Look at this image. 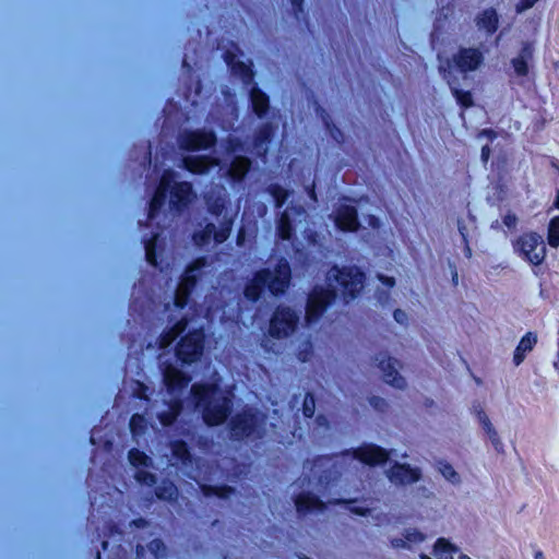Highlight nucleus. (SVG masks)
<instances>
[{"instance_id": "nucleus-37", "label": "nucleus", "mask_w": 559, "mask_h": 559, "mask_svg": "<svg viewBox=\"0 0 559 559\" xmlns=\"http://www.w3.org/2000/svg\"><path fill=\"white\" fill-rule=\"evenodd\" d=\"M166 197L167 194L164 192L155 190L148 202L146 221H153L159 214L163 205L165 204Z\"/></svg>"}, {"instance_id": "nucleus-61", "label": "nucleus", "mask_w": 559, "mask_h": 559, "mask_svg": "<svg viewBox=\"0 0 559 559\" xmlns=\"http://www.w3.org/2000/svg\"><path fill=\"white\" fill-rule=\"evenodd\" d=\"M223 59L228 69L238 61L236 53L231 50H225L223 52Z\"/></svg>"}, {"instance_id": "nucleus-9", "label": "nucleus", "mask_w": 559, "mask_h": 559, "mask_svg": "<svg viewBox=\"0 0 559 559\" xmlns=\"http://www.w3.org/2000/svg\"><path fill=\"white\" fill-rule=\"evenodd\" d=\"M451 62L462 73L473 72L483 64L484 55L478 48L460 47L452 56V59L447 60V64L439 66L438 69L443 79H448L451 75Z\"/></svg>"}, {"instance_id": "nucleus-21", "label": "nucleus", "mask_w": 559, "mask_h": 559, "mask_svg": "<svg viewBox=\"0 0 559 559\" xmlns=\"http://www.w3.org/2000/svg\"><path fill=\"white\" fill-rule=\"evenodd\" d=\"M251 168V160L243 155H236L231 158L228 169L227 178L233 185H240L245 181Z\"/></svg>"}, {"instance_id": "nucleus-3", "label": "nucleus", "mask_w": 559, "mask_h": 559, "mask_svg": "<svg viewBox=\"0 0 559 559\" xmlns=\"http://www.w3.org/2000/svg\"><path fill=\"white\" fill-rule=\"evenodd\" d=\"M337 289L331 285L314 284L307 294L305 321L317 323L337 299Z\"/></svg>"}, {"instance_id": "nucleus-15", "label": "nucleus", "mask_w": 559, "mask_h": 559, "mask_svg": "<svg viewBox=\"0 0 559 559\" xmlns=\"http://www.w3.org/2000/svg\"><path fill=\"white\" fill-rule=\"evenodd\" d=\"M386 475L390 481L396 485H411L419 481L423 473L419 467L408 463L394 462Z\"/></svg>"}, {"instance_id": "nucleus-8", "label": "nucleus", "mask_w": 559, "mask_h": 559, "mask_svg": "<svg viewBox=\"0 0 559 559\" xmlns=\"http://www.w3.org/2000/svg\"><path fill=\"white\" fill-rule=\"evenodd\" d=\"M299 323L298 313L289 306L277 305L269 320L267 334L274 340L290 336Z\"/></svg>"}, {"instance_id": "nucleus-49", "label": "nucleus", "mask_w": 559, "mask_h": 559, "mask_svg": "<svg viewBox=\"0 0 559 559\" xmlns=\"http://www.w3.org/2000/svg\"><path fill=\"white\" fill-rule=\"evenodd\" d=\"M168 411L179 416L183 409V400L181 395H170L169 401L167 402Z\"/></svg>"}, {"instance_id": "nucleus-50", "label": "nucleus", "mask_w": 559, "mask_h": 559, "mask_svg": "<svg viewBox=\"0 0 559 559\" xmlns=\"http://www.w3.org/2000/svg\"><path fill=\"white\" fill-rule=\"evenodd\" d=\"M105 535L108 538L118 536L119 540H121L124 533L117 523H115L114 521H108L105 524Z\"/></svg>"}, {"instance_id": "nucleus-45", "label": "nucleus", "mask_w": 559, "mask_h": 559, "mask_svg": "<svg viewBox=\"0 0 559 559\" xmlns=\"http://www.w3.org/2000/svg\"><path fill=\"white\" fill-rule=\"evenodd\" d=\"M134 479L139 484L145 485L148 487H152V486L156 485V483H157L156 475L148 471H145V469H136L134 473Z\"/></svg>"}, {"instance_id": "nucleus-59", "label": "nucleus", "mask_w": 559, "mask_h": 559, "mask_svg": "<svg viewBox=\"0 0 559 559\" xmlns=\"http://www.w3.org/2000/svg\"><path fill=\"white\" fill-rule=\"evenodd\" d=\"M393 318L401 325H406L407 324V321H408L407 313L404 310L400 309V308L394 309Z\"/></svg>"}, {"instance_id": "nucleus-47", "label": "nucleus", "mask_w": 559, "mask_h": 559, "mask_svg": "<svg viewBox=\"0 0 559 559\" xmlns=\"http://www.w3.org/2000/svg\"><path fill=\"white\" fill-rule=\"evenodd\" d=\"M368 403L379 414H385L390 408L386 400L378 395H370L368 397Z\"/></svg>"}, {"instance_id": "nucleus-34", "label": "nucleus", "mask_w": 559, "mask_h": 559, "mask_svg": "<svg viewBox=\"0 0 559 559\" xmlns=\"http://www.w3.org/2000/svg\"><path fill=\"white\" fill-rule=\"evenodd\" d=\"M266 192L272 197L275 209L283 207L289 197V191L276 182L270 183Z\"/></svg>"}, {"instance_id": "nucleus-16", "label": "nucleus", "mask_w": 559, "mask_h": 559, "mask_svg": "<svg viewBox=\"0 0 559 559\" xmlns=\"http://www.w3.org/2000/svg\"><path fill=\"white\" fill-rule=\"evenodd\" d=\"M195 198L193 186L189 181L175 182L169 193V205L177 212H183Z\"/></svg>"}, {"instance_id": "nucleus-11", "label": "nucleus", "mask_w": 559, "mask_h": 559, "mask_svg": "<svg viewBox=\"0 0 559 559\" xmlns=\"http://www.w3.org/2000/svg\"><path fill=\"white\" fill-rule=\"evenodd\" d=\"M217 143L216 133L213 130L199 128L183 130L178 135V145L186 152H198L212 148Z\"/></svg>"}, {"instance_id": "nucleus-30", "label": "nucleus", "mask_w": 559, "mask_h": 559, "mask_svg": "<svg viewBox=\"0 0 559 559\" xmlns=\"http://www.w3.org/2000/svg\"><path fill=\"white\" fill-rule=\"evenodd\" d=\"M235 217L233 215H224L219 228L215 227V231L213 233V240L215 243L221 245L224 243L230 236L233 226H234Z\"/></svg>"}, {"instance_id": "nucleus-17", "label": "nucleus", "mask_w": 559, "mask_h": 559, "mask_svg": "<svg viewBox=\"0 0 559 559\" xmlns=\"http://www.w3.org/2000/svg\"><path fill=\"white\" fill-rule=\"evenodd\" d=\"M296 511L299 515H307L313 512H324L326 503L311 491H301L294 497Z\"/></svg>"}, {"instance_id": "nucleus-1", "label": "nucleus", "mask_w": 559, "mask_h": 559, "mask_svg": "<svg viewBox=\"0 0 559 559\" xmlns=\"http://www.w3.org/2000/svg\"><path fill=\"white\" fill-rule=\"evenodd\" d=\"M190 397L207 427L222 426L229 418L227 428L233 441H258L264 437L266 415L254 406L245 405L230 416L233 401L222 392L218 383L195 382L190 388Z\"/></svg>"}, {"instance_id": "nucleus-54", "label": "nucleus", "mask_w": 559, "mask_h": 559, "mask_svg": "<svg viewBox=\"0 0 559 559\" xmlns=\"http://www.w3.org/2000/svg\"><path fill=\"white\" fill-rule=\"evenodd\" d=\"M173 334L174 333L168 329L159 335L158 342H159L160 348L168 347L173 342H175L177 340V338H173Z\"/></svg>"}, {"instance_id": "nucleus-52", "label": "nucleus", "mask_w": 559, "mask_h": 559, "mask_svg": "<svg viewBox=\"0 0 559 559\" xmlns=\"http://www.w3.org/2000/svg\"><path fill=\"white\" fill-rule=\"evenodd\" d=\"M404 536L406 538L407 544L408 543H415V544L421 543L425 540V537H426L425 534L421 533L420 531H418L417 528L406 530Z\"/></svg>"}, {"instance_id": "nucleus-40", "label": "nucleus", "mask_w": 559, "mask_h": 559, "mask_svg": "<svg viewBox=\"0 0 559 559\" xmlns=\"http://www.w3.org/2000/svg\"><path fill=\"white\" fill-rule=\"evenodd\" d=\"M129 463L139 468V467H147L151 464L150 456L142 450L136 448H132L128 452Z\"/></svg>"}, {"instance_id": "nucleus-44", "label": "nucleus", "mask_w": 559, "mask_h": 559, "mask_svg": "<svg viewBox=\"0 0 559 559\" xmlns=\"http://www.w3.org/2000/svg\"><path fill=\"white\" fill-rule=\"evenodd\" d=\"M324 127L330 138L338 145L344 142L343 131L331 120L324 119Z\"/></svg>"}, {"instance_id": "nucleus-5", "label": "nucleus", "mask_w": 559, "mask_h": 559, "mask_svg": "<svg viewBox=\"0 0 559 559\" xmlns=\"http://www.w3.org/2000/svg\"><path fill=\"white\" fill-rule=\"evenodd\" d=\"M513 251L531 265H540L547 255L544 238L537 231H524L512 240Z\"/></svg>"}, {"instance_id": "nucleus-2", "label": "nucleus", "mask_w": 559, "mask_h": 559, "mask_svg": "<svg viewBox=\"0 0 559 559\" xmlns=\"http://www.w3.org/2000/svg\"><path fill=\"white\" fill-rule=\"evenodd\" d=\"M292 266L285 257H280L273 269L261 267L245 284V298L255 304L263 293L267 290L272 296L280 297L286 294L292 284Z\"/></svg>"}, {"instance_id": "nucleus-24", "label": "nucleus", "mask_w": 559, "mask_h": 559, "mask_svg": "<svg viewBox=\"0 0 559 559\" xmlns=\"http://www.w3.org/2000/svg\"><path fill=\"white\" fill-rule=\"evenodd\" d=\"M537 334L535 332H526L516 345L512 361L514 366H520L526 357V354L532 352L537 344Z\"/></svg>"}, {"instance_id": "nucleus-4", "label": "nucleus", "mask_w": 559, "mask_h": 559, "mask_svg": "<svg viewBox=\"0 0 559 559\" xmlns=\"http://www.w3.org/2000/svg\"><path fill=\"white\" fill-rule=\"evenodd\" d=\"M331 272L346 302L355 300L360 295L366 281V274L360 267L333 264Z\"/></svg>"}, {"instance_id": "nucleus-48", "label": "nucleus", "mask_w": 559, "mask_h": 559, "mask_svg": "<svg viewBox=\"0 0 559 559\" xmlns=\"http://www.w3.org/2000/svg\"><path fill=\"white\" fill-rule=\"evenodd\" d=\"M145 427V418L141 414H133L129 421V428L132 435H140Z\"/></svg>"}, {"instance_id": "nucleus-29", "label": "nucleus", "mask_w": 559, "mask_h": 559, "mask_svg": "<svg viewBox=\"0 0 559 559\" xmlns=\"http://www.w3.org/2000/svg\"><path fill=\"white\" fill-rule=\"evenodd\" d=\"M155 497L165 502H175L178 498V488L169 479H163V481L155 487Z\"/></svg>"}, {"instance_id": "nucleus-51", "label": "nucleus", "mask_w": 559, "mask_h": 559, "mask_svg": "<svg viewBox=\"0 0 559 559\" xmlns=\"http://www.w3.org/2000/svg\"><path fill=\"white\" fill-rule=\"evenodd\" d=\"M188 322H189L188 318L182 317L181 319L176 321L173 324V326L169 328V330L174 333L173 338H178L185 332V330L188 325Z\"/></svg>"}, {"instance_id": "nucleus-18", "label": "nucleus", "mask_w": 559, "mask_h": 559, "mask_svg": "<svg viewBox=\"0 0 559 559\" xmlns=\"http://www.w3.org/2000/svg\"><path fill=\"white\" fill-rule=\"evenodd\" d=\"M397 360L388 354H384L378 361V368L381 370L383 380L389 385L404 390L406 388V380L402 377L396 369Z\"/></svg>"}, {"instance_id": "nucleus-42", "label": "nucleus", "mask_w": 559, "mask_h": 559, "mask_svg": "<svg viewBox=\"0 0 559 559\" xmlns=\"http://www.w3.org/2000/svg\"><path fill=\"white\" fill-rule=\"evenodd\" d=\"M175 176H176V174L173 169L164 170L160 176V179H159L156 190L162 191L165 194H167V192L170 193V189H171L173 185L175 183V181H174Z\"/></svg>"}, {"instance_id": "nucleus-27", "label": "nucleus", "mask_w": 559, "mask_h": 559, "mask_svg": "<svg viewBox=\"0 0 559 559\" xmlns=\"http://www.w3.org/2000/svg\"><path fill=\"white\" fill-rule=\"evenodd\" d=\"M200 490L202 495L206 498L217 497L219 499H228L230 496L235 495V487L227 484L219 485H211V484H202L200 485Z\"/></svg>"}, {"instance_id": "nucleus-60", "label": "nucleus", "mask_w": 559, "mask_h": 559, "mask_svg": "<svg viewBox=\"0 0 559 559\" xmlns=\"http://www.w3.org/2000/svg\"><path fill=\"white\" fill-rule=\"evenodd\" d=\"M108 559H127V550L119 544L116 546L112 555H108Z\"/></svg>"}, {"instance_id": "nucleus-10", "label": "nucleus", "mask_w": 559, "mask_h": 559, "mask_svg": "<svg viewBox=\"0 0 559 559\" xmlns=\"http://www.w3.org/2000/svg\"><path fill=\"white\" fill-rule=\"evenodd\" d=\"M394 450L385 449L373 442H362L356 448L344 451L345 455H350L354 460L369 467L383 466L390 459Z\"/></svg>"}, {"instance_id": "nucleus-7", "label": "nucleus", "mask_w": 559, "mask_h": 559, "mask_svg": "<svg viewBox=\"0 0 559 559\" xmlns=\"http://www.w3.org/2000/svg\"><path fill=\"white\" fill-rule=\"evenodd\" d=\"M204 265L205 258L201 257L185 267L174 294V305L177 309L182 310L189 304L199 281V273Z\"/></svg>"}, {"instance_id": "nucleus-23", "label": "nucleus", "mask_w": 559, "mask_h": 559, "mask_svg": "<svg viewBox=\"0 0 559 559\" xmlns=\"http://www.w3.org/2000/svg\"><path fill=\"white\" fill-rule=\"evenodd\" d=\"M476 25L487 35H493L499 28V15L495 8H487L475 17Z\"/></svg>"}, {"instance_id": "nucleus-28", "label": "nucleus", "mask_w": 559, "mask_h": 559, "mask_svg": "<svg viewBox=\"0 0 559 559\" xmlns=\"http://www.w3.org/2000/svg\"><path fill=\"white\" fill-rule=\"evenodd\" d=\"M295 236V228L293 226L288 212L283 211L276 222V237L283 241H289Z\"/></svg>"}, {"instance_id": "nucleus-38", "label": "nucleus", "mask_w": 559, "mask_h": 559, "mask_svg": "<svg viewBox=\"0 0 559 559\" xmlns=\"http://www.w3.org/2000/svg\"><path fill=\"white\" fill-rule=\"evenodd\" d=\"M451 87V93L454 96L456 103L463 108L468 109L474 106V98L471 91L461 90L456 86L451 85L450 78L447 79Z\"/></svg>"}, {"instance_id": "nucleus-20", "label": "nucleus", "mask_w": 559, "mask_h": 559, "mask_svg": "<svg viewBox=\"0 0 559 559\" xmlns=\"http://www.w3.org/2000/svg\"><path fill=\"white\" fill-rule=\"evenodd\" d=\"M249 103L253 115L259 119L267 117L271 109L270 96L254 84L249 91Z\"/></svg>"}, {"instance_id": "nucleus-56", "label": "nucleus", "mask_w": 559, "mask_h": 559, "mask_svg": "<svg viewBox=\"0 0 559 559\" xmlns=\"http://www.w3.org/2000/svg\"><path fill=\"white\" fill-rule=\"evenodd\" d=\"M539 0H519L515 4L516 13H522L531 8H533Z\"/></svg>"}, {"instance_id": "nucleus-19", "label": "nucleus", "mask_w": 559, "mask_h": 559, "mask_svg": "<svg viewBox=\"0 0 559 559\" xmlns=\"http://www.w3.org/2000/svg\"><path fill=\"white\" fill-rule=\"evenodd\" d=\"M182 167L193 175H205L218 164L211 155H188L181 160Z\"/></svg>"}, {"instance_id": "nucleus-6", "label": "nucleus", "mask_w": 559, "mask_h": 559, "mask_svg": "<svg viewBox=\"0 0 559 559\" xmlns=\"http://www.w3.org/2000/svg\"><path fill=\"white\" fill-rule=\"evenodd\" d=\"M205 348L203 329H193L182 335L175 346V357L181 366H191L201 360Z\"/></svg>"}, {"instance_id": "nucleus-41", "label": "nucleus", "mask_w": 559, "mask_h": 559, "mask_svg": "<svg viewBox=\"0 0 559 559\" xmlns=\"http://www.w3.org/2000/svg\"><path fill=\"white\" fill-rule=\"evenodd\" d=\"M547 242L551 248L559 247V215L554 216L548 224Z\"/></svg>"}, {"instance_id": "nucleus-14", "label": "nucleus", "mask_w": 559, "mask_h": 559, "mask_svg": "<svg viewBox=\"0 0 559 559\" xmlns=\"http://www.w3.org/2000/svg\"><path fill=\"white\" fill-rule=\"evenodd\" d=\"M276 131L277 124L272 121L262 122L257 127L252 135L251 144L258 157H266L269 144L273 141Z\"/></svg>"}, {"instance_id": "nucleus-39", "label": "nucleus", "mask_w": 559, "mask_h": 559, "mask_svg": "<svg viewBox=\"0 0 559 559\" xmlns=\"http://www.w3.org/2000/svg\"><path fill=\"white\" fill-rule=\"evenodd\" d=\"M437 468L439 473L451 484L459 485L461 484V477L459 473L455 471V468L452 466L451 463H449L447 460H438L437 461Z\"/></svg>"}, {"instance_id": "nucleus-64", "label": "nucleus", "mask_w": 559, "mask_h": 559, "mask_svg": "<svg viewBox=\"0 0 559 559\" xmlns=\"http://www.w3.org/2000/svg\"><path fill=\"white\" fill-rule=\"evenodd\" d=\"M490 155H491V148H490L489 144L483 145L481 150H480V159L484 165H487V163L490 158Z\"/></svg>"}, {"instance_id": "nucleus-46", "label": "nucleus", "mask_w": 559, "mask_h": 559, "mask_svg": "<svg viewBox=\"0 0 559 559\" xmlns=\"http://www.w3.org/2000/svg\"><path fill=\"white\" fill-rule=\"evenodd\" d=\"M316 412V399L311 392H307L302 402V414L305 418L311 419Z\"/></svg>"}, {"instance_id": "nucleus-53", "label": "nucleus", "mask_w": 559, "mask_h": 559, "mask_svg": "<svg viewBox=\"0 0 559 559\" xmlns=\"http://www.w3.org/2000/svg\"><path fill=\"white\" fill-rule=\"evenodd\" d=\"M102 431H103L102 427L94 426L91 429V432H90V443L93 444V445L110 447L111 445V441L110 440H105V441L97 440V435L99 432H102Z\"/></svg>"}, {"instance_id": "nucleus-26", "label": "nucleus", "mask_w": 559, "mask_h": 559, "mask_svg": "<svg viewBox=\"0 0 559 559\" xmlns=\"http://www.w3.org/2000/svg\"><path fill=\"white\" fill-rule=\"evenodd\" d=\"M204 202L206 205V211L212 216L218 218L221 216L224 217L225 212L227 210L228 200L225 195L222 194H206L204 197Z\"/></svg>"}, {"instance_id": "nucleus-22", "label": "nucleus", "mask_w": 559, "mask_h": 559, "mask_svg": "<svg viewBox=\"0 0 559 559\" xmlns=\"http://www.w3.org/2000/svg\"><path fill=\"white\" fill-rule=\"evenodd\" d=\"M534 57V46L530 41H524L516 57L511 59V66L519 78H524L530 72V61Z\"/></svg>"}, {"instance_id": "nucleus-58", "label": "nucleus", "mask_w": 559, "mask_h": 559, "mask_svg": "<svg viewBox=\"0 0 559 559\" xmlns=\"http://www.w3.org/2000/svg\"><path fill=\"white\" fill-rule=\"evenodd\" d=\"M377 280L389 289L393 288L396 284V281L393 276H389L382 273L377 274Z\"/></svg>"}, {"instance_id": "nucleus-43", "label": "nucleus", "mask_w": 559, "mask_h": 559, "mask_svg": "<svg viewBox=\"0 0 559 559\" xmlns=\"http://www.w3.org/2000/svg\"><path fill=\"white\" fill-rule=\"evenodd\" d=\"M147 549L154 559H162L166 554V545L162 538H153L147 544Z\"/></svg>"}, {"instance_id": "nucleus-36", "label": "nucleus", "mask_w": 559, "mask_h": 559, "mask_svg": "<svg viewBox=\"0 0 559 559\" xmlns=\"http://www.w3.org/2000/svg\"><path fill=\"white\" fill-rule=\"evenodd\" d=\"M215 231V224L206 223L201 230H195L192 234V240L195 246L204 247L213 239V233Z\"/></svg>"}, {"instance_id": "nucleus-31", "label": "nucleus", "mask_w": 559, "mask_h": 559, "mask_svg": "<svg viewBox=\"0 0 559 559\" xmlns=\"http://www.w3.org/2000/svg\"><path fill=\"white\" fill-rule=\"evenodd\" d=\"M231 75L239 78L245 84H250L254 79V71L251 64L238 60L229 68Z\"/></svg>"}, {"instance_id": "nucleus-63", "label": "nucleus", "mask_w": 559, "mask_h": 559, "mask_svg": "<svg viewBox=\"0 0 559 559\" xmlns=\"http://www.w3.org/2000/svg\"><path fill=\"white\" fill-rule=\"evenodd\" d=\"M148 524H150V522L146 519L140 516V518L131 520L129 523V526L132 528H145L148 526Z\"/></svg>"}, {"instance_id": "nucleus-55", "label": "nucleus", "mask_w": 559, "mask_h": 559, "mask_svg": "<svg viewBox=\"0 0 559 559\" xmlns=\"http://www.w3.org/2000/svg\"><path fill=\"white\" fill-rule=\"evenodd\" d=\"M177 417L175 414H173L171 412H169L168 409L167 411H164L162 412L159 415H158V419L160 421V424L163 426H170L173 425L176 420H177Z\"/></svg>"}, {"instance_id": "nucleus-13", "label": "nucleus", "mask_w": 559, "mask_h": 559, "mask_svg": "<svg viewBox=\"0 0 559 559\" xmlns=\"http://www.w3.org/2000/svg\"><path fill=\"white\" fill-rule=\"evenodd\" d=\"M334 226L343 233H357L361 227L358 210L350 204H340L333 214Z\"/></svg>"}, {"instance_id": "nucleus-35", "label": "nucleus", "mask_w": 559, "mask_h": 559, "mask_svg": "<svg viewBox=\"0 0 559 559\" xmlns=\"http://www.w3.org/2000/svg\"><path fill=\"white\" fill-rule=\"evenodd\" d=\"M157 239L158 234H153L151 237L143 239L145 260L152 266L158 265Z\"/></svg>"}, {"instance_id": "nucleus-62", "label": "nucleus", "mask_w": 559, "mask_h": 559, "mask_svg": "<svg viewBox=\"0 0 559 559\" xmlns=\"http://www.w3.org/2000/svg\"><path fill=\"white\" fill-rule=\"evenodd\" d=\"M478 138H487L489 141H493L497 139L498 136V133L497 131H495L493 129L491 128H485V129H481L478 134H477Z\"/></svg>"}, {"instance_id": "nucleus-25", "label": "nucleus", "mask_w": 559, "mask_h": 559, "mask_svg": "<svg viewBox=\"0 0 559 559\" xmlns=\"http://www.w3.org/2000/svg\"><path fill=\"white\" fill-rule=\"evenodd\" d=\"M476 417H477L479 424L481 425L485 433L487 435L488 439L490 440L491 444L493 445V448L498 452H501L503 450V445L499 438V435H498L497 430L495 429V427L492 426L488 415L485 413V411L481 407L476 409Z\"/></svg>"}, {"instance_id": "nucleus-12", "label": "nucleus", "mask_w": 559, "mask_h": 559, "mask_svg": "<svg viewBox=\"0 0 559 559\" xmlns=\"http://www.w3.org/2000/svg\"><path fill=\"white\" fill-rule=\"evenodd\" d=\"M163 384L169 395H182L191 382V376L171 364H166L162 370Z\"/></svg>"}, {"instance_id": "nucleus-33", "label": "nucleus", "mask_w": 559, "mask_h": 559, "mask_svg": "<svg viewBox=\"0 0 559 559\" xmlns=\"http://www.w3.org/2000/svg\"><path fill=\"white\" fill-rule=\"evenodd\" d=\"M456 551V546L443 537L438 538L433 546V555L437 559H454L453 555Z\"/></svg>"}, {"instance_id": "nucleus-57", "label": "nucleus", "mask_w": 559, "mask_h": 559, "mask_svg": "<svg viewBox=\"0 0 559 559\" xmlns=\"http://www.w3.org/2000/svg\"><path fill=\"white\" fill-rule=\"evenodd\" d=\"M502 223L508 229H514L518 224V217L514 213L509 212L502 217Z\"/></svg>"}, {"instance_id": "nucleus-32", "label": "nucleus", "mask_w": 559, "mask_h": 559, "mask_svg": "<svg viewBox=\"0 0 559 559\" xmlns=\"http://www.w3.org/2000/svg\"><path fill=\"white\" fill-rule=\"evenodd\" d=\"M171 454L176 460L182 464H190L192 462V454L188 443L185 440L178 439L171 443Z\"/></svg>"}]
</instances>
